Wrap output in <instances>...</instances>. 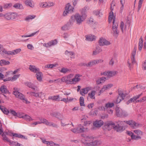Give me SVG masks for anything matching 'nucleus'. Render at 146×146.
Listing matches in <instances>:
<instances>
[{"label":"nucleus","instance_id":"1","mask_svg":"<svg viewBox=\"0 0 146 146\" xmlns=\"http://www.w3.org/2000/svg\"><path fill=\"white\" fill-rule=\"evenodd\" d=\"M83 142L86 146H97L101 143V141L95 140L93 137L90 136H86Z\"/></svg>","mask_w":146,"mask_h":146},{"label":"nucleus","instance_id":"2","mask_svg":"<svg viewBox=\"0 0 146 146\" xmlns=\"http://www.w3.org/2000/svg\"><path fill=\"white\" fill-rule=\"evenodd\" d=\"M86 15L85 14L81 15L78 13H76L71 17L69 21L70 23H73L76 21L77 24L80 25L86 19Z\"/></svg>","mask_w":146,"mask_h":146},{"label":"nucleus","instance_id":"3","mask_svg":"<svg viewBox=\"0 0 146 146\" xmlns=\"http://www.w3.org/2000/svg\"><path fill=\"white\" fill-rule=\"evenodd\" d=\"M14 90L13 91V94L15 97L22 100L23 102L26 104H29L30 102L26 99L25 98L24 96L21 93L18 91L19 89L17 88H14Z\"/></svg>","mask_w":146,"mask_h":146},{"label":"nucleus","instance_id":"4","mask_svg":"<svg viewBox=\"0 0 146 146\" xmlns=\"http://www.w3.org/2000/svg\"><path fill=\"white\" fill-rule=\"evenodd\" d=\"M70 131L75 133H83L88 132L89 129L88 127H84L82 125L79 124L77 128L71 129Z\"/></svg>","mask_w":146,"mask_h":146},{"label":"nucleus","instance_id":"5","mask_svg":"<svg viewBox=\"0 0 146 146\" xmlns=\"http://www.w3.org/2000/svg\"><path fill=\"white\" fill-rule=\"evenodd\" d=\"M136 47H134V49L131 53V60H128L127 61V64L129 69L131 70L133 68V65L136 62L135 60V56L136 54Z\"/></svg>","mask_w":146,"mask_h":146},{"label":"nucleus","instance_id":"6","mask_svg":"<svg viewBox=\"0 0 146 146\" xmlns=\"http://www.w3.org/2000/svg\"><path fill=\"white\" fill-rule=\"evenodd\" d=\"M72 75V77L70 79V84H75L80 81L81 80V77L82 76L79 74H76L74 76L73 74H70Z\"/></svg>","mask_w":146,"mask_h":146},{"label":"nucleus","instance_id":"7","mask_svg":"<svg viewBox=\"0 0 146 146\" xmlns=\"http://www.w3.org/2000/svg\"><path fill=\"white\" fill-rule=\"evenodd\" d=\"M0 135H1L3 140L5 142H9V135L8 133L3 132V129L2 127V125L0 122Z\"/></svg>","mask_w":146,"mask_h":146},{"label":"nucleus","instance_id":"8","mask_svg":"<svg viewBox=\"0 0 146 146\" xmlns=\"http://www.w3.org/2000/svg\"><path fill=\"white\" fill-rule=\"evenodd\" d=\"M125 122L121 121H118L117 122V125L115 127V130L117 132L122 131L124 130V125Z\"/></svg>","mask_w":146,"mask_h":146},{"label":"nucleus","instance_id":"9","mask_svg":"<svg viewBox=\"0 0 146 146\" xmlns=\"http://www.w3.org/2000/svg\"><path fill=\"white\" fill-rule=\"evenodd\" d=\"M65 8V11L63 14V16H66L68 13L72 12L74 9L73 7L69 3L66 5Z\"/></svg>","mask_w":146,"mask_h":146},{"label":"nucleus","instance_id":"10","mask_svg":"<svg viewBox=\"0 0 146 146\" xmlns=\"http://www.w3.org/2000/svg\"><path fill=\"white\" fill-rule=\"evenodd\" d=\"M113 25L112 27V31L113 32V36L117 37L119 33V31L117 29L118 25L117 23H115V20L113 19Z\"/></svg>","mask_w":146,"mask_h":146},{"label":"nucleus","instance_id":"11","mask_svg":"<svg viewBox=\"0 0 146 146\" xmlns=\"http://www.w3.org/2000/svg\"><path fill=\"white\" fill-rule=\"evenodd\" d=\"M114 123L112 122H107L105 123L103 127V129H104L110 130L112 128L115 127Z\"/></svg>","mask_w":146,"mask_h":146},{"label":"nucleus","instance_id":"12","mask_svg":"<svg viewBox=\"0 0 146 146\" xmlns=\"http://www.w3.org/2000/svg\"><path fill=\"white\" fill-rule=\"evenodd\" d=\"M126 123L129 125L130 127L133 129L137 128L140 125L138 123H136L135 121L131 120L126 121Z\"/></svg>","mask_w":146,"mask_h":146},{"label":"nucleus","instance_id":"13","mask_svg":"<svg viewBox=\"0 0 146 146\" xmlns=\"http://www.w3.org/2000/svg\"><path fill=\"white\" fill-rule=\"evenodd\" d=\"M72 77V75L70 74L67 76L62 77L61 80L62 82H65L67 84H70V79Z\"/></svg>","mask_w":146,"mask_h":146},{"label":"nucleus","instance_id":"14","mask_svg":"<svg viewBox=\"0 0 146 146\" xmlns=\"http://www.w3.org/2000/svg\"><path fill=\"white\" fill-rule=\"evenodd\" d=\"M92 89L91 87H87L82 88L80 91V94L82 96H84L85 94H87L88 92Z\"/></svg>","mask_w":146,"mask_h":146},{"label":"nucleus","instance_id":"15","mask_svg":"<svg viewBox=\"0 0 146 146\" xmlns=\"http://www.w3.org/2000/svg\"><path fill=\"white\" fill-rule=\"evenodd\" d=\"M99 43L100 45L102 46L108 45L111 44V43L109 41L107 40L106 39L103 38H100L99 41Z\"/></svg>","mask_w":146,"mask_h":146},{"label":"nucleus","instance_id":"16","mask_svg":"<svg viewBox=\"0 0 146 146\" xmlns=\"http://www.w3.org/2000/svg\"><path fill=\"white\" fill-rule=\"evenodd\" d=\"M10 136L12 137V139L14 140L15 137H17L19 138L25 139V136L20 134L15 133H10Z\"/></svg>","mask_w":146,"mask_h":146},{"label":"nucleus","instance_id":"17","mask_svg":"<svg viewBox=\"0 0 146 146\" xmlns=\"http://www.w3.org/2000/svg\"><path fill=\"white\" fill-rule=\"evenodd\" d=\"M116 114L118 117H120L125 115L124 111L121 108L117 107L115 109Z\"/></svg>","mask_w":146,"mask_h":146},{"label":"nucleus","instance_id":"18","mask_svg":"<svg viewBox=\"0 0 146 146\" xmlns=\"http://www.w3.org/2000/svg\"><path fill=\"white\" fill-rule=\"evenodd\" d=\"M57 43V40L56 39H55L54 40H52L47 43H44L43 44V46L46 47H48L56 44Z\"/></svg>","mask_w":146,"mask_h":146},{"label":"nucleus","instance_id":"19","mask_svg":"<svg viewBox=\"0 0 146 146\" xmlns=\"http://www.w3.org/2000/svg\"><path fill=\"white\" fill-rule=\"evenodd\" d=\"M104 124L103 121L102 120H96L93 123V126L97 128L100 127Z\"/></svg>","mask_w":146,"mask_h":146},{"label":"nucleus","instance_id":"20","mask_svg":"<svg viewBox=\"0 0 146 146\" xmlns=\"http://www.w3.org/2000/svg\"><path fill=\"white\" fill-rule=\"evenodd\" d=\"M127 134L131 136V139L135 140H138L139 139H141V136L139 135H135L131 131H127Z\"/></svg>","mask_w":146,"mask_h":146},{"label":"nucleus","instance_id":"21","mask_svg":"<svg viewBox=\"0 0 146 146\" xmlns=\"http://www.w3.org/2000/svg\"><path fill=\"white\" fill-rule=\"evenodd\" d=\"M26 85L31 88L33 89L34 90L38 91L39 88L36 86H35L34 84L31 82H27L25 83Z\"/></svg>","mask_w":146,"mask_h":146},{"label":"nucleus","instance_id":"22","mask_svg":"<svg viewBox=\"0 0 146 146\" xmlns=\"http://www.w3.org/2000/svg\"><path fill=\"white\" fill-rule=\"evenodd\" d=\"M29 69L30 71L34 73H36L40 70L39 69L35 66L31 65L29 66Z\"/></svg>","mask_w":146,"mask_h":146},{"label":"nucleus","instance_id":"23","mask_svg":"<svg viewBox=\"0 0 146 146\" xmlns=\"http://www.w3.org/2000/svg\"><path fill=\"white\" fill-rule=\"evenodd\" d=\"M24 3L26 6L31 8H33L35 6L34 3L32 0H25Z\"/></svg>","mask_w":146,"mask_h":146},{"label":"nucleus","instance_id":"24","mask_svg":"<svg viewBox=\"0 0 146 146\" xmlns=\"http://www.w3.org/2000/svg\"><path fill=\"white\" fill-rule=\"evenodd\" d=\"M142 94V93L141 94L137 95L135 96H134L132 98H131L126 102L127 104H128L130 103H132L133 102H134L137 99H138L141 96Z\"/></svg>","mask_w":146,"mask_h":146},{"label":"nucleus","instance_id":"25","mask_svg":"<svg viewBox=\"0 0 146 146\" xmlns=\"http://www.w3.org/2000/svg\"><path fill=\"white\" fill-rule=\"evenodd\" d=\"M32 96L36 97H38L41 98L43 95L44 94L42 92H33Z\"/></svg>","mask_w":146,"mask_h":146},{"label":"nucleus","instance_id":"26","mask_svg":"<svg viewBox=\"0 0 146 146\" xmlns=\"http://www.w3.org/2000/svg\"><path fill=\"white\" fill-rule=\"evenodd\" d=\"M43 76L42 72H40V70L36 73V76L37 79L39 81L41 82L42 81Z\"/></svg>","mask_w":146,"mask_h":146},{"label":"nucleus","instance_id":"27","mask_svg":"<svg viewBox=\"0 0 146 146\" xmlns=\"http://www.w3.org/2000/svg\"><path fill=\"white\" fill-rule=\"evenodd\" d=\"M0 54L1 55L8 54V52L5 49L3 45L0 44Z\"/></svg>","mask_w":146,"mask_h":146},{"label":"nucleus","instance_id":"28","mask_svg":"<svg viewBox=\"0 0 146 146\" xmlns=\"http://www.w3.org/2000/svg\"><path fill=\"white\" fill-rule=\"evenodd\" d=\"M96 91L94 90H92L88 94V97L92 99H95V95Z\"/></svg>","mask_w":146,"mask_h":146},{"label":"nucleus","instance_id":"29","mask_svg":"<svg viewBox=\"0 0 146 146\" xmlns=\"http://www.w3.org/2000/svg\"><path fill=\"white\" fill-rule=\"evenodd\" d=\"M106 78L104 77L99 78L96 80V84L97 85H99L102 83H104L106 81Z\"/></svg>","mask_w":146,"mask_h":146},{"label":"nucleus","instance_id":"30","mask_svg":"<svg viewBox=\"0 0 146 146\" xmlns=\"http://www.w3.org/2000/svg\"><path fill=\"white\" fill-rule=\"evenodd\" d=\"M38 119L40 121V124H44L46 125H48L49 121L43 117H39Z\"/></svg>","mask_w":146,"mask_h":146},{"label":"nucleus","instance_id":"31","mask_svg":"<svg viewBox=\"0 0 146 146\" xmlns=\"http://www.w3.org/2000/svg\"><path fill=\"white\" fill-rule=\"evenodd\" d=\"M86 40L88 41H92L95 40L96 37L94 35H90L86 36Z\"/></svg>","mask_w":146,"mask_h":146},{"label":"nucleus","instance_id":"32","mask_svg":"<svg viewBox=\"0 0 146 146\" xmlns=\"http://www.w3.org/2000/svg\"><path fill=\"white\" fill-rule=\"evenodd\" d=\"M13 7L15 9H23L24 8L21 4L19 3H16L14 5Z\"/></svg>","mask_w":146,"mask_h":146},{"label":"nucleus","instance_id":"33","mask_svg":"<svg viewBox=\"0 0 146 146\" xmlns=\"http://www.w3.org/2000/svg\"><path fill=\"white\" fill-rule=\"evenodd\" d=\"M113 85L112 84H109L107 85H106L104 86L102 88V90L105 91L106 90L109 89L111 88Z\"/></svg>","mask_w":146,"mask_h":146},{"label":"nucleus","instance_id":"34","mask_svg":"<svg viewBox=\"0 0 146 146\" xmlns=\"http://www.w3.org/2000/svg\"><path fill=\"white\" fill-rule=\"evenodd\" d=\"M21 50L20 48H18L11 51H10V55H15L20 52Z\"/></svg>","mask_w":146,"mask_h":146},{"label":"nucleus","instance_id":"35","mask_svg":"<svg viewBox=\"0 0 146 146\" xmlns=\"http://www.w3.org/2000/svg\"><path fill=\"white\" fill-rule=\"evenodd\" d=\"M118 94L119 96L121 98V99L123 100L125 97L127 95V94L124 93L123 91H118Z\"/></svg>","mask_w":146,"mask_h":146},{"label":"nucleus","instance_id":"36","mask_svg":"<svg viewBox=\"0 0 146 146\" xmlns=\"http://www.w3.org/2000/svg\"><path fill=\"white\" fill-rule=\"evenodd\" d=\"M143 40L142 38L141 37L139 39V42L138 43L139 45V49L140 51H141L143 47Z\"/></svg>","mask_w":146,"mask_h":146},{"label":"nucleus","instance_id":"37","mask_svg":"<svg viewBox=\"0 0 146 146\" xmlns=\"http://www.w3.org/2000/svg\"><path fill=\"white\" fill-rule=\"evenodd\" d=\"M117 73V72L116 71H108V78H110L113 76Z\"/></svg>","mask_w":146,"mask_h":146},{"label":"nucleus","instance_id":"38","mask_svg":"<svg viewBox=\"0 0 146 146\" xmlns=\"http://www.w3.org/2000/svg\"><path fill=\"white\" fill-rule=\"evenodd\" d=\"M0 109L4 114H8L9 113L8 110L4 107L0 106Z\"/></svg>","mask_w":146,"mask_h":146},{"label":"nucleus","instance_id":"39","mask_svg":"<svg viewBox=\"0 0 146 146\" xmlns=\"http://www.w3.org/2000/svg\"><path fill=\"white\" fill-rule=\"evenodd\" d=\"M58 65L57 64H48L46 65L45 66V68H51L57 66Z\"/></svg>","mask_w":146,"mask_h":146},{"label":"nucleus","instance_id":"40","mask_svg":"<svg viewBox=\"0 0 146 146\" xmlns=\"http://www.w3.org/2000/svg\"><path fill=\"white\" fill-rule=\"evenodd\" d=\"M95 65V63L94 60L91 61L89 62L88 64H84L83 65L87 67H91Z\"/></svg>","mask_w":146,"mask_h":146},{"label":"nucleus","instance_id":"41","mask_svg":"<svg viewBox=\"0 0 146 146\" xmlns=\"http://www.w3.org/2000/svg\"><path fill=\"white\" fill-rule=\"evenodd\" d=\"M133 132L134 133L137 135H143V132L142 131L139 129H135L133 131Z\"/></svg>","mask_w":146,"mask_h":146},{"label":"nucleus","instance_id":"42","mask_svg":"<svg viewBox=\"0 0 146 146\" xmlns=\"http://www.w3.org/2000/svg\"><path fill=\"white\" fill-rule=\"evenodd\" d=\"M114 105V104L113 103L108 102L105 104V107L106 109L110 108Z\"/></svg>","mask_w":146,"mask_h":146},{"label":"nucleus","instance_id":"43","mask_svg":"<svg viewBox=\"0 0 146 146\" xmlns=\"http://www.w3.org/2000/svg\"><path fill=\"white\" fill-rule=\"evenodd\" d=\"M0 91L3 94H6L8 92V91L6 87L4 86H1Z\"/></svg>","mask_w":146,"mask_h":146},{"label":"nucleus","instance_id":"44","mask_svg":"<svg viewBox=\"0 0 146 146\" xmlns=\"http://www.w3.org/2000/svg\"><path fill=\"white\" fill-rule=\"evenodd\" d=\"M9 62L4 60H0V65L3 66L8 64Z\"/></svg>","mask_w":146,"mask_h":146},{"label":"nucleus","instance_id":"45","mask_svg":"<svg viewBox=\"0 0 146 146\" xmlns=\"http://www.w3.org/2000/svg\"><path fill=\"white\" fill-rule=\"evenodd\" d=\"M35 17L36 16L34 15H29L26 17L25 20L27 21H29L30 20L34 19Z\"/></svg>","mask_w":146,"mask_h":146},{"label":"nucleus","instance_id":"46","mask_svg":"<svg viewBox=\"0 0 146 146\" xmlns=\"http://www.w3.org/2000/svg\"><path fill=\"white\" fill-rule=\"evenodd\" d=\"M49 98L52 100L60 101L59 99V95L49 97Z\"/></svg>","mask_w":146,"mask_h":146},{"label":"nucleus","instance_id":"47","mask_svg":"<svg viewBox=\"0 0 146 146\" xmlns=\"http://www.w3.org/2000/svg\"><path fill=\"white\" fill-rule=\"evenodd\" d=\"M114 15L112 11H111V12L110 13V15L109 17V22L110 23L111 22V21L113 19V20L114 19L115 20V18H114V19H113Z\"/></svg>","mask_w":146,"mask_h":146},{"label":"nucleus","instance_id":"48","mask_svg":"<svg viewBox=\"0 0 146 146\" xmlns=\"http://www.w3.org/2000/svg\"><path fill=\"white\" fill-rule=\"evenodd\" d=\"M23 118L25 120L29 121H31L33 120V119L30 116L27 114L24 115Z\"/></svg>","mask_w":146,"mask_h":146},{"label":"nucleus","instance_id":"49","mask_svg":"<svg viewBox=\"0 0 146 146\" xmlns=\"http://www.w3.org/2000/svg\"><path fill=\"white\" fill-rule=\"evenodd\" d=\"M17 16V13H12L10 15V19L11 20H13L16 18Z\"/></svg>","mask_w":146,"mask_h":146},{"label":"nucleus","instance_id":"50","mask_svg":"<svg viewBox=\"0 0 146 146\" xmlns=\"http://www.w3.org/2000/svg\"><path fill=\"white\" fill-rule=\"evenodd\" d=\"M84 99L83 97H80V106H85V104L84 103Z\"/></svg>","mask_w":146,"mask_h":146},{"label":"nucleus","instance_id":"51","mask_svg":"<svg viewBox=\"0 0 146 146\" xmlns=\"http://www.w3.org/2000/svg\"><path fill=\"white\" fill-rule=\"evenodd\" d=\"M20 76V74L15 75L12 78H10V80L14 81L16 80Z\"/></svg>","mask_w":146,"mask_h":146},{"label":"nucleus","instance_id":"52","mask_svg":"<svg viewBox=\"0 0 146 146\" xmlns=\"http://www.w3.org/2000/svg\"><path fill=\"white\" fill-rule=\"evenodd\" d=\"M39 6L40 7L43 8H47V2L40 3L39 4Z\"/></svg>","mask_w":146,"mask_h":146},{"label":"nucleus","instance_id":"53","mask_svg":"<svg viewBox=\"0 0 146 146\" xmlns=\"http://www.w3.org/2000/svg\"><path fill=\"white\" fill-rule=\"evenodd\" d=\"M10 145L12 146H19V143L17 142L12 141L11 142L10 141Z\"/></svg>","mask_w":146,"mask_h":146},{"label":"nucleus","instance_id":"54","mask_svg":"<svg viewBox=\"0 0 146 146\" xmlns=\"http://www.w3.org/2000/svg\"><path fill=\"white\" fill-rule=\"evenodd\" d=\"M70 69H69L67 68H63L61 69L60 72L63 73H66L68 71H70Z\"/></svg>","mask_w":146,"mask_h":146},{"label":"nucleus","instance_id":"55","mask_svg":"<svg viewBox=\"0 0 146 146\" xmlns=\"http://www.w3.org/2000/svg\"><path fill=\"white\" fill-rule=\"evenodd\" d=\"M65 54L66 55L69 56L70 55L72 56L74 55V53L73 52L69 51L68 50H66L65 52Z\"/></svg>","mask_w":146,"mask_h":146},{"label":"nucleus","instance_id":"56","mask_svg":"<svg viewBox=\"0 0 146 146\" xmlns=\"http://www.w3.org/2000/svg\"><path fill=\"white\" fill-rule=\"evenodd\" d=\"M122 100H123L121 99V98L119 96L117 98V99L116 101L114 102L116 104H118Z\"/></svg>","mask_w":146,"mask_h":146},{"label":"nucleus","instance_id":"57","mask_svg":"<svg viewBox=\"0 0 146 146\" xmlns=\"http://www.w3.org/2000/svg\"><path fill=\"white\" fill-rule=\"evenodd\" d=\"M54 3L51 2L47 3V8L53 6L54 5Z\"/></svg>","mask_w":146,"mask_h":146},{"label":"nucleus","instance_id":"58","mask_svg":"<svg viewBox=\"0 0 146 146\" xmlns=\"http://www.w3.org/2000/svg\"><path fill=\"white\" fill-rule=\"evenodd\" d=\"M48 125H47L49 126H52L53 127H57V125L56 124L54 123H51L49 121Z\"/></svg>","mask_w":146,"mask_h":146},{"label":"nucleus","instance_id":"59","mask_svg":"<svg viewBox=\"0 0 146 146\" xmlns=\"http://www.w3.org/2000/svg\"><path fill=\"white\" fill-rule=\"evenodd\" d=\"M101 75L107 76L108 77V71H106L105 72H101L100 74Z\"/></svg>","mask_w":146,"mask_h":146},{"label":"nucleus","instance_id":"60","mask_svg":"<svg viewBox=\"0 0 146 146\" xmlns=\"http://www.w3.org/2000/svg\"><path fill=\"white\" fill-rule=\"evenodd\" d=\"M114 59L112 58L109 62V64L110 66H113L114 64Z\"/></svg>","mask_w":146,"mask_h":146},{"label":"nucleus","instance_id":"61","mask_svg":"<svg viewBox=\"0 0 146 146\" xmlns=\"http://www.w3.org/2000/svg\"><path fill=\"white\" fill-rule=\"evenodd\" d=\"M95 65L99 63H102L103 62V60L102 59L96 60H94Z\"/></svg>","mask_w":146,"mask_h":146},{"label":"nucleus","instance_id":"62","mask_svg":"<svg viewBox=\"0 0 146 146\" xmlns=\"http://www.w3.org/2000/svg\"><path fill=\"white\" fill-rule=\"evenodd\" d=\"M115 6V3L114 1H112L111 5V7H110V9L111 10V11H113L114 7Z\"/></svg>","mask_w":146,"mask_h":146},{"label":"nucleus","instance_id":"63","mask_svg":"<svg viewBox=\"0 0 146 146\" xmlns=\"http://www.w3.org/2000/svg\"><path fill=\"white\" fill-rule=\"evenodd\" d=\"M24 115H25L24 114V113H19L17 114V117H19V118H23Z\"/></svg>","mask_w":146,"mask_h":146},{"label":"nucleus","instance_id":"64","mask_svg":"<svg viewBox=\"0 0 146 146\" xmlns=\"http://www.w3.org/2000/svg\"><path fill=\"white\" fill-rule=\"evenodd\" d=\"M87 7H85L83 9L81 10L80 11L81 13V15L83 14H85V12L86 11V9Z\"/></svg>","mask_w":146,"mask_h":146}]
</instances>
